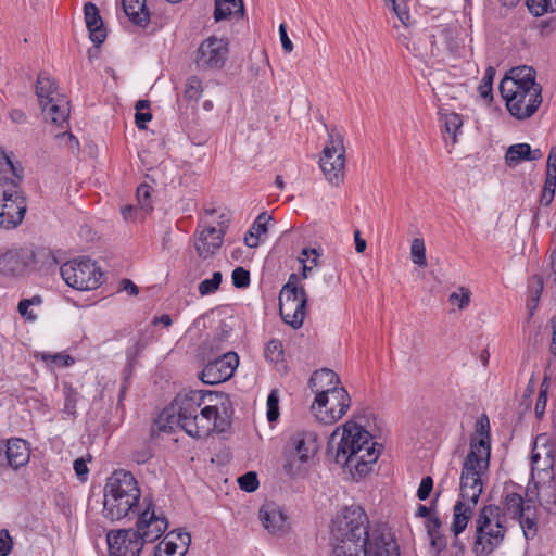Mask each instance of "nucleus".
Listing matches in <instances>:
<instances>
[{
    "label": "nucleus",
    "instance_id": "1",
    "mask_svg": "<svg viewBox=\"0 0 556 556\" xmlns=\"http://www.w3.org/2000/svg\"><path fill=\"white\" fill-rule=\"evenodd\" d=\"M332 556H399L396 542L390 533L375 529L361 506L345 507L331 528Z\"/></svg>",
    "mask_w": 556,
    "mask_h": 556
},
{
    "label": "nucleus",
    "instance_id": "2",
    "mask_svg": "<svg viewBox=\"0 0 556 556\" xmlns=\"http://www.w3.org/2000/svg\"><path fill=\"white\" fill-rule=\"evenodd\" d=\"M477 431L478 440L470 442V452L464 459L459 483V500L453 509V522L451 531L460 534L471 519L475 507L483 491L482 475L489 468L490 462V432L489 419L481 418Z\"/></svg>",
    "mask_w": 556,
    "mask_h": 556
},
{
    "label": "nucleus",
    "instance_id": "3",
    "mask_svg": "<svg viewBox=\"0 0 556 556\" xmlns=\"http://www.w3.org/2000/svg\"><path fill=\"white\" fill-rule=\"evenodd\" d=\"M212 395L210 391L192 390L187 394H178L159 417V429L172 432L176 428L182 429L192 438H201L211 431H223L217 425L218 410L213 405H207L199 412L204 399Z\"/></svg>",
    "mask_w": 556,
    "mask_h": 556
},
{
    "label": "nucleus",
    "instance_id": "4",
    "mask_svg": "<svg viewBox=\"0 0 556 556\" xmlns=\"http://www.w3.org/2000/svg\"><path fill=\"white\" fill-rule=\"evenodd\" d=\"M336 447V463L355 469L359 476L370 471V466L377 462L380 450L376 448L377 443L372 441L371 434L355 422H346L343 430L332 432L328 442V450Z\"/></svg>",
    "mask_w": 556,
    "mask_h": 556
},
{
    "label": "nucleus",
    "instance_id": "5",
    "mask_svg": "<svg viewBox=\"0 0 556 556\" xmlns=\"http://www.w3.org/2000/svg\"><path fill=\"white\" fill-rule=\"evenodd\" d=\"M500 92L507 111L520 121L531 117L542 103V87L529 66L511 68L501 80Z\"/></svg>",
    "mask_w": 556,
    "mask_h": 556
},
{
    "label": "nucleus",
    "instance_id": "6",
    "mask_svg": "<svg viewBox=\"0 0 556 556\" xmlns=\"http://www.w3.org/2000/svg\"><path fill=\"white\" fill-rule=\"evenodd\" d=\"M141 491L130 471L115 470L104 486L103 516L117 521L135 514L139 506Z\"/></svg>",
    "mask_w": 556,
    "mask_h": 556
},
{
    "label": "nucleus",
    "instance_id": "7",
    "mask_svg": "<svg viewBox=\"0 0 556 556\" xmlns=\"http://www.w3.org/2000/svg\"><path fill=\"white\" fill-rule=\"evenodd\" d=\"M527 495L522 485L513 481L505 482L497 506L503 519L508 517L518 521L525 538L531 540L538 534L539 517L535 501Z\"/></svg>",
    "mask_w": 556,
    "mask_h": 556
},
{
    "label": "nucleus",
    "instance_id": "8",
    "mask_svg": "<svg viewBox=\"0 0 556 556\" xmlns=\"http://www.w3.org/2000/svg\"><path fill=\"white\" fill-rule=\"evenodd\" d=\"M507 531L505 520L496 505L483 506L476 519L472 551L476 556L490 555L504 540Z\"/></svg>",
    "mask_w": 556,
    "mask_h": 556
},
{
    "label": "nucleus",
    "instance_id": "9",
    "mask_svg": "<svg viewBox=\"0 0 556 556\" xmlns=\"http://www.w3.org/2000/svg\"><path fill=\"white\" fill-rule=\"evenodd\" d=\"M320 447L318 435L311 430H298L289 439L283 469L290 477L304 472Z\"/></svg>",
    "mask_w": 556,
    "mask_h": 556
},
{
    "label": "nucleus",
    "instance_id": "10",
    "mask_svg": "<svg viewBox=\"0 0 556 556\" xmlns=\"http://www.w3.org/2000/svg\"><path fill=\"white\" fill-rule=\"evenodd\" d=\"M319 166L331 185L339 186L343 181L345 147L342 135L336 128L328 129V140L320 153Z\"/></svg>",
    "mask_w": 556,
    "mask_h": 556
},
{
    "label": "nucleus",
    "instance_id": "11",
    "mask_svg": "<svg viewBox=\"0 0 556 556\" xmlns=\"http://www.w3.org/2000/svg\"><path fill=\"white\" fill-rule=\"evenodd\" d=\"M298 276L291 274L279 294V313L283 321L293 329L302 327L306 315L307 295L296 286Z\"/></svg>",
    "mask_w": 556,
    "mask_h": 556
},
{
    "label": "nucleus",
    "instance_id": "12",
    "mask_svg": "<svg viewBox=\"0 0 556 556\" xmlns=\"http://www.w3.org/2000/svg\"><path fill=\"white\" fill-rule=\"evenodd\" d=\"M60 274L67 286L76 290H94L103 278V273L90 258H77L64 263Z\"/></svg>",
    "mask_w": 556,
    "mask_h": 556
},
{
    "label": "nucleus",
    "instance_id": "13",
    "mask_svg": "<svg viewBox=\"0 0 556 556\" xmlns=\"http://www.w3.org/2000/svg\"><path fill=\"white\" fill-rule=\"evenodd\" d=\"M350 405V394L341 387L332 392L318 394L311 406V410L318 421L332 425L346 414Z\"/></svg>",
    "mask_w": 556,
    "mask_h": 556
},
{
    "label": "nucleus",
    "instance_id": "14",
    "mask_svg": "<svg viewBox=\"0 0 556 556\" xmlns=\"http://www.w3.org/2000/svg\"><path fill=\"white\" fill-rule=\"evenodd\" d=\"M556 479V451L546 434L536 437L531 454V480L538 483Z\"/></svg>",
    "mask_w": 556,
    "mask_h": 556
},
{
    "label": "nucleus",
    "instance_id": "15",
    "mask_svg": "<svg viewBox=\"0 0 556 556\" xmlns=\"http://www.w3.org/2000/svg\"><path fill=\"white\" fill-rule=\"evenodd\" d=\"M27 210L26 198L14 184L8 186L0 195V227L15 228L20 225Z\"/></svg>",
    "mask_w": 556,
    "mask_h": 556
},
{
    "label": "nucleus",
    "instance_id": "16",
    "mask_svg": "<svg viewBox=\"0 0 556 556\" xmlns=\"http://www.w3.org/2000/svg\"><path fill=\"white\" fill-rule=\"evenodd\" d=\"M229 54V43L225 38L211 36L206 38L197 51L195 65L203 71H214L224 67Z\"/></svg>",
    "mask_w": 556,
    "mask_h": 556
},
{
    "label": "nucleus",
    "instance_id": "17",
    "mask_svg": "<svg viewBox=\"0 0 556 556\" xmlns=\"http://www.w3.org/2000/svg\"><path fill=\"white\" fill-rule=\"evenodd\" d=\"M106 543L110 556H139L143 548L139 534L132 529L109 531Z\"/></svg>",
    "mask_w": 556,
    "mask_h": 556
},
{
    "label": "nucleus",
    "instance_id": "18",
    "mask_svg": "<svg viewBox=\"0 0 556 556\" xmlns=\"http://www.w3.org/2000/svg\"><path fill=\"white\" fill-rule=\"evenodd\" d=\"M238 365V355L235 352H227L208 362L199 375V378L205 384H218L230 379Z\"/></svg>",
    "mask_w": 556,
    "mask_h": 556
},
{
    "label": "nucleus",
    "instance_id": "19",
    "mask_svg": "<svg viewBox=\"0 0 556 556\" xmlns=\"http://www.w3.org/2000/svg\"><path fill=\"white\" fill-rule=\"evenodd\" d=\"M167 520L155 515L153 509L147 507L136 522V532L139 534L142 546L152 543L163 535L167 529Z\"/></svg>",
    "mask_w": 556,
    "mask_h": 556
},
{
    "label": "nucleus",
    "instance_id": "20",
    "mask_svg": "<svg viewBox=\"0 0 556 556\" xmlns=\"http://www.w3.org/2000/svg\"><path fill=\"white\" fill-rule=\"evenodd\" d=\"M33 261L27 249H9L0 252V274L7 277L22 276Z\"/></svg>",
    "mask_w": 556,
    "mask_h": 556
},
{
    "label": "nucleus",
    "instance_id": "21",
    "mask_svg": "<svg viewBox=\"0 0 556 556\" xmlns=\"http://www.w3.org/2000/svg\"><path fill=\"white\" fill-rule=\"evenodd\" d=\"M263 527L271 534L281 535L289 530L288 516L282 507L274 502L264 503L258 510Z\"/></svg>",
    "mask_w": 556,
    "mask_h": 556
},
{
    "label": "nucleus",
    "instance_id": "22",
    "mask_svg": "<svg viewBox=\"0 0 556 556\" xmlns=\"http://www.w3.org/2000/svg\"><path fill=\"white\" fill-rule=\"evenodd\" d=\"M190 543L188 532L170 531L155 546L153 556H185Z\"/></svg>",
    "mask_w": 556,
    "mask_h": 556
},
{
    "label": "nucleus",
    "instance_id": "23",
    "mask_svg": "<svg viewBox=\"0 0 556 556\" xmlns=\"http://www.w3.org/2000/svg\"><path fill=\"white\" fill-rule=\"evenodd\" d=\"M224 231L214 226L201 230L195 239L194 248L200 257L214 255L223 244Z\"/></svg>",
    "mask_w": 556,
    "mask_h": 556
},
{
    "label": "nucleus",
    "instance_id": "24",
    "mask_svg": "<svg viewBox=\"0 0 556 556\" xmlns=\"http://www.w3.org/2000/svg\"><path fill=\"white\" fill-rule=\"evenodd\" d=\"M5 466L13 469H18L29 462L30 451L27 442L22 439H11L7 442L4 447Z\"/></svg>",
    "mask_w": 556,
    "mask_h": 556
},
{
    "label": "nucleus",
    "instance_id": "25",
    "mask_svg": "<svg viewBox=\"0 0 556 556\" xmlns=\"http://www.w3.org/2000/svg\"><path fill=\"white\" fill-rule=\"evenodd\" d=\"M84 15L90 34V40L97 46H100L106 38V30L100 16L99 9L94 3L87 2L84 5Z\"/></svg>",
    "mask_w": 556,
    "mask_h": 556
},
{
    "label": "nucleus",
    "instance_id": "26",
    "mask_svg": "<svg viewBox=\"0 0 556 556\" xmlns=\"http://www.w3.org/2000/svg\"><path fill=\"white\" fill-rule=\"evenodd\" d=\"M339 377L333 370L323 368L314 371L308 384L312 391L316 394L315 397H318V394L323 392H332L334 389H339Z\"/></svg>",
    "mask_w": 556,
    "mask_h": 556
},
{
    "label": "nucleus",
    "instance_id": "27",
    "mask_svg": "<svg viewBox=\"0 0 556 556\" xmlns=\"http://www.w3.org/2000/svg\"><path fill=\"white\" fill-rule=\"evenodd\" d=\"M41 109L46 121H49L61 128H64L65 125H67L70 105L68 101L63 97H56V99L49 102L48 105H41Z\"/></svg>",
    "mask_w": 556,
    "mask_h": 556
},
{
    "label": "nucleus",
    "instance_id": "28",
    "mask_svg": "<svg viewBox=\"0 0 556 556\" xmlns=\"http://www.w3.org/2000/svg\"><path fill=\"white\" fill-rule=\"evenodd\" d=\"M542 157L540 149L532 150L528 143H517L510 146L505 154L506 165L514 167L522 161H535Z\"/></svg>",
    "mask_w": 556,
    "mask_h": 556
},
{
    "label": "nucleus",
    "instance_id": "29",
    "mask_svg": "<svg viewBox=\"0 0 556 556\" xmlns=\"http://www.w3.org/2000/svg\"><path fill=\"white\" fill-rule=\"evenodd\" d=\"M146 2V0H122L123 10L129 21L142 28L150 23V12Z\"/></svg>",
    "mask_w": 556,
    "mask_h": 556
},
{
    "label": "nucleus",
    "instance_id": "30",
    "mask_svg": "<svg viewBox=\"0 0 556 556\" xmlns=\"http://www.w3.org/2000/svg\"><path fill=\"white\" fill-rule=\"evenodd\" d=\"M541 505L549 513L556 511V478L545 483L534 482Z\"/></svg>",
    "mask_w": 556,
    "mask_h": 556
},
{
    "label": "nucleus",
    "instance_id": "31",
    "mask_svg": "<svg viewBox=\"0 0 556 556\" xmlns=\"http://www.w3.org/2000/svg\"><path fill=\"white\" fill-rule=\"evenodd\" d=\"M36 94L39 99L40 106L48 105L49 102L56 99V97H61L56 92V87L54 81L46 74H39L37 78L36 85Z\"/></svg>",
    "mask_w": 556,
    "mask_h": 556
},
{
    "label": "nucleus",
    "instance_id": "32",
    "mask_svg": "<svg viewBox=\"0 0 556 556\" xmlns=\"http://www.w3.org/2000/svg\"><path fill=\"white\" fill-rule=\"evenodd\" d=\"M243 13L242 0H215L214 18L216 22L225 20L232 14L242 16Z\"/></svg>",
    "mask_w": 556,
    "mask_h": 556
},
{
    "label": "nucleus",
    "instance_id": "33",
    "mask_svg": "<svg viewBox=\"0 0 556 556\" xmlns=\"http://www.w3.org/2000/svg\"><path fill=\"white\" fill-rule=\"evenodd\" d=\"M271 219V217L267 213H261L252 227L244 236V242L249 248H256L260 244V236L266 233L267 231V223Z\"/></svg>",
    "mask_w": 556,
    "mask_h": 556
},
{
    "label": "nucleus",
    "instance_id": "34",
    "mask_svg": "<svg viewBox=\"0 0 556 556\" xmlns=\"http://www.w3.org/2000/svg\"><path fill=\"white\" fill-rule=\"evenodd\" d=\"M442 119L444 123L445 131L452 136V143L455 144L457 142V132L463 126L462 116L457 113H448L442 115Z\"/></svg>",
    "mask_w": 556,
    "mask_h": 556
},
{
    "label": "nucleus",
    "instance_id": "35",
    "mask_svg": "<svg viewBox=\"0 0 556 556\" xmlns=\"http://www.w3.org/2000/svg\"><path fill=\"white\" fill-rule=\"evenodd\" d=\"M63 390L65 397L63 412L67 416L75 418L77 414L76 405L78 402V392L70 384H64Z\"/></svg>",
    "mask_w": 556,
    "mask_h": 556
},
{
    "label": "nucleus",
    "instance_id": "36",
    "mask_svg": "<svg viewBox=\"0 0 556 556\" xmlns=\"http://www.w3.org/2000/svg\"><path fill=\"white\" fill-rule=\"evenodd\" d=\"M41 303L42 299L40 295H34L30 299H23L18 302L17 311L25 319L35 321L37 319V315L30 309V306H39Z\"/></svg>",
    "mask_w": 556,
    "mask_h": 556
},
{
    "label": "nucleus",
    "instance_id": "37",
    "mask_svg": "<svg viewBox=\"0 0 556 556\" xmlns=\"http://www.w3.org/2000/svg\"><path fill=\"white\" fill-rule=\"evenodd\" d=\"M527 7L534 16L556 11V0H527Z\"/></svg>",
    "mask_w": 556,
    "mask_h": 556
},
{
    "label": "nucleus",
    "instance_id": "38",
    "mask_svg": "<svg viewBox=\"0 0 556 556\" xmlns=\"http://www.w3.org/2000/svg\"><path fill=\"white\" fill-rule=\"evenodd\" d=\"M410 256L414 264L419 267H427L426 247L421 238H415L412 241Z\"/></svg>",
    "mask_w": 556,
    "mask_h": 556
},
{
    "label": "nucleus",
    "instance_id": "39",
    "mask_svg": "<svg viewBox=\"0 0 556 556\" xmlns=\"http://www.w3.org/2000/svg\"><path fill=\"white\" fill-rule=\"evenodd\" d=\"M532 281L534 282V286L531 290V298L527 303L530 317L533 315L534 309L538 307L544 286L543 277L541 275H534L532 277Z\"/></svg>",
    "mask_w": 556,
    "mask_h": 556
},
{
    "label": "nucleus",
    "instance_id": "40",
    "mask_svg": "<svg viewBox=\"0 0 556 556\" xmlns=\"http://www.w3.org/2000/svg\"><path fill=\"white\" fill-rule=\"evenodd\" d=\"M222 273L215 271L210 279H204L199 283L198 290L201 295H208L215 293L222 283Z\"/></svg>",
    "mask_w": 556,
    "mask_h": 556
},
{
    "label": "nucleus",
    "instance_id": "41",
    "mask_svg": "<svg viewBox=\"0 0 556 556\" xmlns=\"http://www.w3.org/2000/svg\"><path fill=\"white\" fill-rule=\"evenodd\" d=\"M495 76V68L493 66H489L485 70L484 76L479 85V93L481 98L484 100L492 99V85Z\"/></svg>",
    "mask_w": 556,
    "mask_h": 556
},
{
    "label": "nucleus",
    "instance_id": "42",
    "mask_svg": "<svg viewBox=\"0 0 556 556\" xmlns=\"http://www.w3.org/2000/svg\"><path fill=\"white\" fill-rule=\"evenodd\" d=\"M283 354L282 342L278 339L270 340L265 348V357L271 363H277Z\"/></svg>",
    "mask_w": 556,
    "mask_h": 556
},
{
    "label": "nucleus",
    "instance_id": "43",
    "mask_svg": "<svg viewBox=\"0 0 556 556\" xmlns=\"http://www.w3.org/2000/svg\"><path fill=\"white\" fill-rule=\"evenodd\" d=\"M471 292L465 287H460L458 291L453 292L448 296V302L456 305L459 309H464L469 305Z\"/></svg>",
    "mask_w": 556,
    "mask_h": 556
},
{
    "label": "nucleus",
    "instance_id": "44",
    "mask_svg": "<svg viewBox=\"0 0 556 556\" xmlns=\"http://www.w3.org/2000/svg\"><path fill=\"white\" fill-rule=\"evenodd\" d=\"M151 187L147 184H142L137 188V200L139 203L140 211L143 212V214H148L152 210V205L150 202V195H151Z\"/></svg>",
    "mask_w": 556,
    "mask_h": 556
},
{
    "label": "nucleus",
    "instance_id": "45",
    "mask_svg": "<svg viewBox=\"0 0 556 556\" xmlns=\"http://www.w3.org/2000/svg\"><path fill=\"white\" fill-rule=\"evenodd\" d=\"M202 83L197 76L187 79L185 94L188 99L198 100L202 94Z\"/></svg>",
    "mask_w": 556,
    "mask_h": 556
},
{
    "label": "nucleus",
    "instance_id": "46",
    "mask_svg": "<svg viewBox=\"0 0 556 556\" xmlns=\"http://www.w3.org/2000/svg\"><path fill=\"white\" fill-rule=\"evenodd\" d=\"M279 417V396L276 390H271L267 397V419L273 422Z\"/></svg>",
    "mask_w": 556,
    "mask_h": 556
},
{
    "label": "nucleus",
    "instance_id": "47",
    "mask_svg": "<svg viewBox=\"0 0 556 556\" xmlns=\"http://www.w3.org/2000/svg\"><path fill=\"white\" fill-rule=\"evenodd\" d=\"M238 484L245 492H254L258 488L257 475L249 471L238 478Z\"/></svg>",
    "mask_w": 556,
    "mask_h": 556
},
{
    "label": "nucleus",
    "instance_id": "48",
    "mask_svg": "<svg viewBox=\"0 0 556 556\" xmlns=\"http://www.w3.org/2000/svg\"><path fill=\"white\" fill-rule=\"evenodd\" d=\"M556 189V179L551 177L545 178L542 195L540 202L542 205L547 206L552 203Z\"/></svg>",
    "mask_w": 556,
    "mask_h": 556
},
{
    "label": "nucleus",
    "instance_id": "49",
    "mask_svg": "<svg viewBox=\"0 0 556 556\" xmlns=\"http://www.w3.org/2000/svg\"><path fill=\"white\" fill-rule=\"evenodd\" d=\"M231 278L236 288H247L250 285V273L243 267L235 268Z\"/></svg>",
    "mask_w": 556,
    "mask_h": 556
},
{
    "label": "nucleus",
    "instance_id": "50",
    "mask_svg": "<svg viewBox=\"0 0 556 556\" xmlns=\"http://www.w3.org/2000/svg\"><path fill=\"white\" fill-rule=\"evenodd\" d=\"M433 488V480L430 476H427L421 479V482L419 484V488L417 490V497L420 501H425L429 497L431 491Z\"/></svg>",
    "mask_w": 556,
    "mask_h": 556
},
{
    "label": "nucleus",
    "instance_id": "51",
    "mask_svg": "<svg viewBox=\"0 0 556 556\" xmlns=\"http://www.w3.org/2000/svg\"><path fill=\"white\" fill-rule=\"evenodd\" d=\"M13 546L12 538L7 529L0 530V556H8Z\"/></svg>",
    "mask_w": 556,
    "mask_h": 556
},
{
    "label": "nucleus",
    "instance_id": "52",
    "mask_svg": "<svg viewBox=\"0 0 556 556\" xmlns=\"http://www.w3.org/2000/svg\"><path fill=\"white\" fill-rule=\"evenodd\" d=\"M429 538L431 546L437 551L438 554L446 547V539L441 534V532L430 534Z\"/></svg>",
    "mask_w": 556,
    "mask_h": 556
},
{
    "label": "nucleus",
    "instance_id": "53",
    "mask_svg": "<svg viewBox=\"0 0 556 556\" xmlns=\"http://www.w3.org/2000/svg\"><path fill=\"white\" fill-rule=\"evenodd\" d=\"M546 403H547V394L539 393V396H538V400L535 403V407H534L535 416L538 419L543 418L545 408H546Z\"/></svg>",
    "mask_w": 556,
    "mask_h": 556
},
{
    "label": "nucleus",
    "instance_id": "54",
    "mask_svg": "<svg viewBox=\"0 0 556 556\" xmlns=\"http://www.w3.org/2000/svg\"><path fill=\"white\" fill-rule=\"evenodd\" d=\"M121 213L125 220H135L139 214H142L143 212L140 211L137 206L134 205H126L121 210Z\"/></svg>",
    "mask_w": 556,
    "mask_h": 556
},
{
    "label": "nucleus",
    "instance_id": "55",
    "mask_svg": "<svg viewBox=\"0 0 556 556\" xmlns=\"http://www.w3.org/2000/svg\"><path fill=\"white\" fill-rule=\"evenodd\" d=\"M392 9L396 16L399 17L400 22L407 27L408 21H409V13L405 10V5H401L400 3H395V5H392Z\"/></svg>",
    "mask_w": 556,
    "mask_h": 556
},
{
    "label": "nucleus",
    "instance_id": "56",
    "mask_svg": "<svg viewBox=\"0 0 556 556\" xmlns=\"http://www.w3.org/2000/svg\"><path fill=\"white\" fill-rule=\"evenodd\" d=\"M279 35H280V41H281L283 50L286 52H291L293 50V45H292V41L288 37L285 24H281L279 26Z\"/></svg>",
    "mask_w": 556,
    "mask_h": 556
},
{
    "label": "nucleus",
    "instance_id": "57",
    "mask_svg": "<svg viewBox=\"0 0 556 556\" xmlns=\"http://www.w3.org/2000/svg\"><path fill=\"white\" fill-rule=\"evenodd\" d=\"M151 119H152V114L150 113V111L139 112V113L135 114L136 126L139 129H146V127H147L146 124Z\"/></svg>",
    "mask_w": 556,
    "mask_h": 556
},
{
    "label": "nucleus",
    "instance_id": "58",
    "mask_svg": "<svg viewBox=\"0 0 556 556\" xmlns=\"http://www.w3.org/2000/svg\"><path fill=\"white\" fill-rule=\"evenodd\" d=\"M441 520L438 516H432L428 519L426 523L428 535L433 533H439L441 529Z\"/></svg>",
    "mask_w": 556,
    "mask_h": 556
},
{
    "label": "nucleus",
    "instance_id": "59",
    "mask_svg": "<svg viewBox=\"0 0 556 556\" xmlns=\"http://www.w3.org/2000/svg\"><path fill=\"white\" fill-rule=\"evenodd\" d=\"M54 364H60L62 366H71L74 364V359L66 354H55L48 356ZM47 359V357H45Z\"/></svg>",
    "mask_w": 556,
    "mask_h": 556
},
{
    "label": "nucleus",
    "instance_id": "60",
    "mask_svg": "<svg viewBox=\"0 0 556 556\" xmlns=\"http://www.w3.org/2000/svg\"><path fill=\"white\" fill-rule=\"evenodd\" d=\"M74 470L81 480L86 479V475L88 473V467L83 458H77L74 462Z\"/></svg>",
    "mask_w": 556,
    "mask_h": 556
},
{
    "label": "nucleus",
    "instance_id": "61",
    "mask_svg": "<svg viewBox=\"0 0 556 556\" xmlns=\"http://www.w3.org/2000/svg\"><path fill=\"white\" fill-rule=\"evenodd\" d=\"M144 345L138 340L136 343L127 350V358L129 364L131 365L136 357L141 353Z\"/></svg>",
    "mask_w": 556,
    "mask_h": 556
},
{
    "label": "nucleus",
    "instance_id": "62",
    "mask_svg": "<svg viewBox=\"0 0 556 556\" xmlns=\"http://www.w3.org/2000/svg\"><path fill=\"white\" fill-rule=\"evenodd\" d=\"M122 289L130 293L131 295H137L139 290L138 287L129 279H123L121 281Z\"/></svg>",
    "mask_w": 556,
    "mask_h": 556
},
{
    "label": "nucleus",
    "instance_id": "63",
    "mask_svg": "<svg viewBox=\"0 0 556 556\" xmlns=\"http://www.w3.org/2000/svg\"><path fill=\"white\" fill-rule=\"evenodd\" d=\"M354 240H355V250L357 253H363L366 250L367 243L366 240L361 238L359 231H355L354 233Z\"/></svg>",
    "mask_w": 556,
    "mask_h": 556
},
{
    "label": "nucleus",
    "instance_id": "64",
    "mask_svg": "<svg viewBox=\"0 0 556 556\" xmlns=\"http://www.w3.org/2000/svg\"><path fill=\"white\" fill-rule=\"evenodd\" d=\"M151 458V453L146 450V451H142V452H137L134 454V459L138 463V464H144L147 463L149 459Z\"/></svg>",
    "mask_w": 556,
    "mask_h": 556
}]
</instances>
